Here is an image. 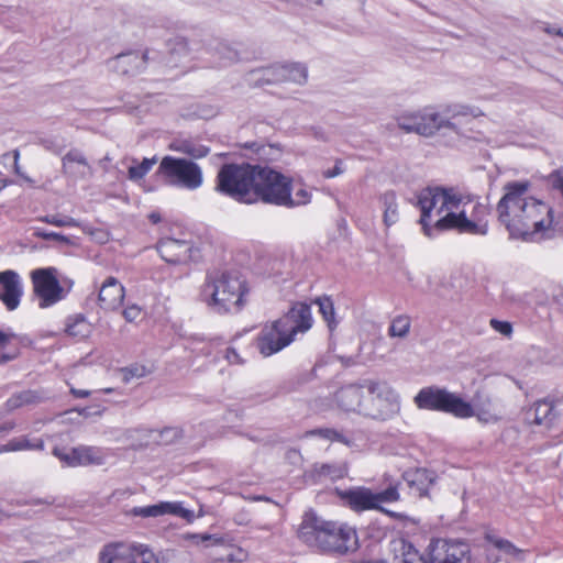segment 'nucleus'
Here are the masks:
<instances>
[{"mask_svg":"<svg viewBox=\"0 0 563 563\" xmlns=\"http://www.w3.org/2000/svg\"><path fill=\"white\" fill-rule=\"evenodd\" d=\"M33 230V236L46 240V241H57L65 245H74V242L69 236H66L62 233L46 231L42 228H32Z\"/></svg>","mask_w":563,"mask_h":563,"instance_id":"nucleus-49","label":"nucleus"},{"mask_svg":"<svg viewBox=\"0 0 563 563\" xmlns=\"http://www.w3.org/2000/svg\"><path fill=\"white\" fill-rule=\"evenodd\" d=\"M23 294L22 283L16 272L8 269L0 272V300L8 310H15Z\"/></svg>","mask_w":563,"mask_h":563,"instance_id":"nucleus-18","label":"nucleus"},{"mask_svg":"<svg viewBox=\"0 0 563 563\" xmlns=\"http://www.w3.org/2000/svg\"><path fill=\"white\" fill-rule=\"evenodd\" d=\"M130 563H161L155 554L143 544H133Z\"/></svg>","mask_w":563,"mask_h":563,"instance_id":"nucleus-43","label":"nucleus"},{"mask_svg":"<svg viewBox=\"0 0 563 563\" xmlns=\"http://www.w3.org/2000/svg\"><path fill=\"white\" fill-rule=\"evenodd\" d=\"M157 174L162 175L169 185L188 190H196L203 183L200 166L186 158L165 156L159 163Z\"/></svg>","mask_w":563,"mask_h":563,"instance_id":"nucleus-12","label":"nucleus"},{"mask_svg":"<svg viewBox=\"0 0 563 563\" xmlns=\"http://www.w3.org/2000/svg\"><path fill=\"white\" fill-rule=\"evenodd\" d=\"M53 454L56 456L60 462H63L66 466L75 467L76 461L75 454H74V448L70 450H65L63 448L55 446L53 449Z\"/></svg>","mask_w":563,"mask_h":563,"instance_id":"nucleus-50","label":"nucleus"},{"mask_svg":"<svg viewBox=\"0 0 563 563\" xmlns=\"http://www.w3.org/2000/svg\"><path fill=\"white\" fill-rule=\"evenodd\" d=\"M298 538L309 547L325 552L346 553L357 545L356 531L345 523L325 521L314 511L305 512Z\"/></svg>","mask_w":563,"mask_h":563,"instance_id":"nucleus-6","label":"nucleus"},{"mask_svg":"<svg viewBox=\"0 0 563 563\" xmlns=\"http://www.w3.org/2000/svg\"><path fill=\"white\" fill-rule=\"evenodd\" d=\"M40 399L34 390H23L12 395L3 405L7 411H13L24 405L35 404Z\"/></svg>","mask_w":563,"mask_h":563,"instance_id":"nucleus-33","label":"nucleus"},{"mask_svg":"<svg viewBox=\"0 0 563 563\" xmlns=\"http://www.w3.org/2000/svg\"><path fill=\"white\" fill-rule=\"evenodd\" d=\"M251 205L262 202L284 207L288 201V185L292 179L268 166L256 165Z\"/></svg>","mask_w":563,"mask_h":563,"instance_id":"nucleus-10","label":"nucleus"},{"mask_svg":"<svg viewBox=\"0 0 563 563\" xmlns=\"http://www.w3.org/2000/svg\"><path fill=\"white\" fill-rule=\"evenodd\" d=\"M55 267L37 268L31 273L33 290L38 298L40 308L51 307L65 297V290L60 286Z\"/></svg>","mask_w":563,"mask_h":563,"instance_id":"nucleus-13","label":"nucleus"},{"mask_svg":"<svg viewBox=\"0 0 563 563\" xmlns=\"http://www.w3.org/2000/svg\"><path fill=\"white\" fill-rule=\"evenodd\" d=\"M556 402L550 399L538 400L528 411L527 419L534 424H547L554 418Z\"/></svg>","mask_w":563,"mask_h":563,"instance_id":"nucleus-25","label":"nucleus"},{"mask_svg":"<svg viewBox=\"0 0 563 563\" xmlns=\"http://www.w3.org/2000/svg\"><path fill=\"white\" fill-rule=\"evenodd\" d=\"M161 257L170 264H184L194 260V244L191 241L174 238H163L157 243Z\"/></svg>","mask_w":563,"mask_h":563,"instance_id":"nucleus-16","label":"nucleus"},{"mask_svg":"<svg viewBox=\"0 0 563 563\" xmlns=\"http://www.w3.org/2000/svg\"><path fill=\"white\" fill-rule=\"evenodd\" d=\"M448 552V539H432L422 553L423 563H445Z\"/></svg>","mask_w":563,"mask_h":563,"instance_id":"nucleus-29","label":"nucleus"},{"mask_svg":"<svg viewBox=\"0 0 563 563\" xmlns=\"http://www.w3.org/2000/svg\"><path fill=\"white\" fill-rule=\"evenodd\" d=\"M153 439L163 445H169L184 437V430L179 427H165L162 430L153 431Z\"/></svg>","mask_w":563,"mask_h":563,"instance_id":"nucleus-39","label":"nucleus"},{"mask_svg":"<svg viewBox=\"0 0 563 563\" xmlns=\"http://www.w3.org/2000/svg\"><path fill=\"white\" fill-rule=\"evenodd\" d=\"M256 165L223 164L216 178V191L239 203L251 205Z\"/></svg>","mask_w":563,"mask_h":563,"instance_id":"nucleus-8","label":"nucleus"},{"mask_svg":"<svg viewBox=\"0 0 563 563\" xmlns=\"http://www.w3.org/2000/svg\"><path fill=\"white\" fill-rule=\"evenodd\" d=\"M313 434L319 435L322 439L331 442H340L347 446L352 444V441L341 431L333 428H320L312 431Z\"/></svg>","mask_w":563,"mask_h":563,"instance_id":"nucleus-44","label":"nucleus"},{"mask_svg":"<svg viewBox=\"0 0 563 563\" xmlns=\"http://www.w3.org/2000/svg\"><path fill=\"white\" fill-rule=\"evenodd\" d=\"M154 371L152 365H145L142 363H132L125 367H122L120 369V373L122 374V380L123 383L128 384L132 379H140L143 378L150 374H152Z\"/></svg>","mask_w":563,"mask_h":563,"instance_id":"nucleus-36","label":"nucleus"},{"mask_svg":"<svg viewBox=\"0 0 563 563\" xmlns=\"http://www.w3.org/2000/svg\"><path fill=\"white\" fill-rule=\"evenodd\" d=\"M530 188L529 180L508 181L504 185V196L496 211L510 239L534 242L550 238L548 232L553 223V209L529 195Z\"/></svg>","mask_w":563,"mask_h":563,"instance_id":"nucleus-1","label":"nucleus"},{"mask_svg":"<svg viewBox=\"0 0 563 563\" xmlns=\"http://www.w3.org/2000/svg\"><path fill=\"white\" fill-rule=\"evenodd\" d=\"M225 358L230 362V363H234V364H240L242 363V360L239 355V353L236 352L235 349L233 347H228L227 349V352H225Z\"/></svg>","mask_w":563,"mask_h":563,"instance_id":"nucleus-60","label":"nucleus"},{"mask_svg":"<svg viewBox=\"0 0 563 563\" xmlns=\"http://www.w3.org/2000/svg\"><path fill=\"white\" fill-rule=\"evenodd\" d=\"M122 313L128 322H133L141 316V308L136 305L128 306Z\"/></svg>","mask_w":563,"mask_h":563,"instance_id":"nucleus-57","label":"nucleus"},{"mask_svg":"<svg viewBox=\"0 0 563 563\" xmlns=\"http://www.w3.org/2000/svg\"><path fill=\"white\" fill-rule=\"evenodd\" d=\"M202 542H207V545H218L222 544L223 538L211 536V534H201L198 536Z\"/></svg>","mask_w":563,"mask_h":563,"instance_id":"nucleus-59","label":"nucleus"},{"mask_svg":"<svg viewBox=\"0 0 563 563\" xmlns=\"http://www.w3.org/2000/svg\"><path fill=\"white\" fill-rule=\"evenodd\" d=\"M313 302L318 306L319 312L321 313L323 320L327 322L330 332H333L339 324L338 320L335 319L333 300L329 296H322L316 298Z\"/></svg>","mask_w":563,"mask_h":563,"instance_id":"nucleus-31","label":"nucleus"},{"mask_svg":"<svg viewBox=\"0 0 563 563\" xmlns=\"http://www.w3.org/2000/svg\"><path fill=\"white\" fill-rule=\"evenodd\" d=\"M177 151L194 158L206 157L210 152L209 147L201 144H196L189 140L180 141L177 146Z\"/></svg>","mask_w":563,"mask_h":563,"instance_id":"nucleus-40","label":"nucleus"},{"mask_svg":"<svg viewBox=\"0 0 563 563\" xmlns=\"http://www.w3.org/2000/svg\"><path fill=\"white\" fill-rule=\"evenodd\" d=\"M133 544L117 542L102 548L99 553V563H130Z\"/></svg>","mask_w":563,"mask_h":563,"instance_id":"nucleus-23","label":"nucleus"},{"mask_svg":"<svg viewBox=\"0 0 563 563\" xmlns=\"http://www.w3.org/2000/svg\"><path fill=\"white\" fill-rule=\"evenodd\" d=\"M364 563H423L422 553L402 537L388 540L379 559H371Z\"/></svg>","mask_w":563,"mask_h":563,"instance_id":"nucleus-15","label":"nucleus"},{"mask_svg":"<svg viewBox=\"0 0 563 563\" xmlns=\"http://www.w3.org/2000/svg\"><path fill=\"white\" fill-rule=\"evenodd\" d=\"M41 145L55 154H60L63 146L53 137H45L40 141Z\"/></svg>","mask_w":563,"mask_h":563,"instance_id":"nucleus-55","label":"nucleus"},{"mask_svg":"<svg viewBox=\"0 0 563 563\" xmlns=\"http://www.w3.org/2000/svg\"><path fill=\"white\" fill-rule=\"evenodd\" d=\"M349 474V467L345 462L316 463L309 472V477L316 484L324 481L335 482L342 479Z\"/></svg>","mask_w":563,"mask_h":563,"instance_id":"nucleus-22","label":"nucleus"},{"mask_svg":"<svg viewBox=\"0 0 563 563\" xmlns=\"http://www.w3.org/2000/svg\"><path fill=\"white\" fill-rule=\"evenodd\" d=\"M55 503V498L54 497H46L44 499H40V498H31L29 501H26L27 505H47V506H51Z\"/></svg>","mask_w":563,"mask_h":563,"instance_id":"nucleus-61","label":"nucleus"},{"mask_svg":"<svg viewBox=\"0 0 563 563\" xmlns=\"http://www.w3.org/2000/svg\"><path fill=\"white\" fill-rule=\"evenodd\" d=\"M22 450H44V441L37 439L35 442L30 441L26 438H14L10 440L7 444L0 446V453L2 452H14Z\"/></svg>","mask_w":563,"mask_h":563,"instance_id":"nucleus-34","label":"nucleus"},{"mask_svg":"<svg viewBox=\"0 0 563 563\" xmlns=\"http://www.w3.org/2000/svg\"><path fill=\"white\" fill-rule=\"evenodd\" d=\"M551 187L561 192L563 197V169L553 170L548 177Z\"/></svg>","mask_w":563,"mask_h":563,"instance_id":"nucleus-53","label":"nucleus"},{"mask_svg":"<svg viewBox=\"0 0 563 563\" xmlns=\"http://www.w3.org/2000/svg\"><path fill=\"white\" fill-rule=\"evenodd\" d=\"M250 291L245 276L235 268L208 272L200 288L201 301L217 314L240 312Z\"/></svg>","mask_w":563,"mask_h":563,"instance_id":"nucleus-4","label":"nucleus"},{"mask_svg":"<svg viewBox=\"0 0 563 563\" xmlns=\"http://www.w3.org/2000/svg\"><path fill=\"white\" fill-rule=\"evenodd\" d=\"M492 328L505 336H510L512 333V325L508 321H500L497 319H490Z\"/></svg>","mask_w":563,"mask_h":563,"instance_id":"nucleus-54","label":"nucleus"},{"mask_svg":"<svg viewBox=\"0 0 563 563\" xmlns=\"http://www.w3.org/2000/svg\"><path fill=\"white\" fill-rule=\"evenodd\" d=\"M364 382L362 384H347L339 388L334 394L336 406L346 412H356L361 415L364 405Z\"/></svg>","mask_w":563,"mask_h":563,"instance_id":"nucleus-19","label":"nucleus"},{"mask_svg":"<svg viewBox=\"0 0 563 563\" xmlns=\"http://www.w3.org/2000/svg\"><path fill=\"white\" fill-rule=\"evenodd\" d=\"M311 192L301 187L297 189L292 197V183L288 185V201L284 202V208L294 209L297 207L307 206L311 201Z\"/></svg>","mask_w":563,"mask_h":563,"instance_id":"nucleus-38","label":"nucleus"},{"mask_svg":"<svg viewBox=\"0 0 563 563\" xmlns=\"http://www.w3.org/2000/svg\"><path fill=\"white\" fill-rule=\"evenodd\" d=\"M413 402L421 410L443 412L459 419L472 418L475 415L473 405L461 395L435 385L421 388Z\"/></svg>","mask_w":563,"mask_h":563,"instance_id":"nucleus-9","label":"nucleus"},{"mask_svg":"<svg viewBox=\"0 0 563 563\" xmlns=\"http://www.w3.org/2000/svg\"><path fill=\"white\" fill-rule=\"evenodd\" d=\"M284 70L280 69L279 65H272L269 67L263 68L261 70L252 71L253 75H256L257 78L255 80V85L264 86V85H274L282 84V74Z\"/></svg>","mask_w":563,"mask_h":563,"instance_id":"nucleus-35","label":"nucleus"},{"mask_svg":"<svg viewBox=\"0 0 563 563\" xmlns=\"http://www.w3.org/2000/svg\"><path fill=\"white\" fill-rule=\"evenodd\" d=\"M476 110L467 106L455 104L445 107L440 113L433 108H424L419 111L404 112L397 117L396 121L397 125L407 133L431 136L441 129H449L459 136L477 140L471 134L472 129H463L481 114Z\"/></svg>","mask_w":563,"mask_h":563,"instance_id":"nucleus-3","label":"nucleus"},{"mask_svg":"<svg viewBox=\"0 0 563 563\" xmlns=\"http://www.w3.org/2000/svg\"><path fill=\"white\" fill-rule=\"evenodd\" d=\"M36 220L47 223V224H51V225L59 227V228L79 227V222L76 219L68 217V216L46 214V216L38 217Z\"/></svg>","mask_w":563,"mask_h":563,"instance_id":"nucleus-46","label":"nucleus"},{"mask_svg":"<svg viewBox=\"0 0 563 563\" xmlns=\"http://www.w3.org/2000/svg\"><path fill=\"white\" fill-rule=\"evenodd\" d=\"M147 60L148 52L129 51L110 58L107 65L119 75L134 76L145 68Z\"/></svg>","mask_w":563,"mask_h":563,"instance_id":"nucleus-17","label":"nucleus"},{"mask_svg":"<svg viewBox=\"0 0 563 563\" xmlns=\"http://www.w3.org/2000/svg\"><path fill=\"white\" fill-rule=\"evenodd\" d=\"M417 199L421 210L419 223L429 238L451 230L481 236L488 232L487 221H475L468 219L464 210L457 211L463 197L453 187H428L418 194Z\"/></svg>","mask_w":563,"mask_h":563,"instance_id":"nucleus-2","label":"nucleus"},{"mask_svg":"<svg viewBox=\"0 0 563 563\" xmlns=\"http://www.w3.org/2000/svg\"><path fill=\"white\" fill-rule=\"evenodd\" d=\"M156 164V158H143V161L137 165H132L128 169V177L130 180L137 181L143 179L146 174L152 169V167Z\"/></svg>","mask_w":563,"mask_h":563,"instance_id":"nucleus-42","label":"nucleus"},{"mask_svg":"<svg viewBox=\"0 0 563 563\" xmlns=\"http://www.w3.org/2000/svg\"><path fill=\"white\" fill-rule=\"evenodd\" d=\"M410 329V319L407 316L396 317L388 329L390 336L405 338Z\"/></svg>","mask_w":563,"mask_h":563,"instance_id":"nucleus-45","label":"nucleus"},{"mask_svg":"<svg viewBox=\"0 0 563 563\" xmlns=\"http://www.w3.org/2000/svg\"><path fill=\"white\" fill-rule=\"evenodd\" d=\"M445 563H498L499 556L484 544L471 545L460 539H448Z\"/></svg>","mask_w":563,"mask_h":563,"instance_id":"nucleus-14","label":"nucleus"},{"mask_svg":"<svg viewBox=\"0 0 563 563\" xmlns=\"http://www.w3.org/2000/svg\"><path fill=\"white\" fill-rule=\"evenodd\" d=\"M164 508H165V515L170 514V515L180 517V518L185 519L187 522H192L195 519L194 511L185 508L181 503L164 501Z\"/></svg>","mask_w":563,"mask_h":563,"instance_id":"nucleus-48","label":"nucleus"},{"mask_svg":"<svg viewBox=\"0 0 563 563\" xmlns=\"http://www.w3.org/2000/svg\"><path fill=\"white\" fill-rule=\"evenodd\" d=\"M73 164H77L82 166L84 168H88L91 170V166L89 165L87 158L78 148L69 150L62 158V167L63 173L71 176H80L84 177L86 175L85 172L76 170Z\"/></svg>","mask_w":563,"mask_h":563,"instance_id":"nucleus-27","label":"nucleus"},{"mask_svg":"<svg viewBox=\"0 0 563 563\" xmlns=\"http://www.w3.org/2000/svg\"><path fill=\"white\" fill-rule=\"evenodd\" d=\"M214 51L217 55L216 64L220 67L227 66L239 58L238 52L225 43H218Z\"/></svg>","mask_w":563,"mask_h":563,"instance_id":"nucleus-41","label":"nucleus"},{"mask_svg":"<svg viewBox=\"0 0 563 563\" xmlns=\"http://www.w3.org/2000/svg\"><path fill=\"white\" fill-rule=\"evenodd\" d=\"M312 323L310 305L295 302L284 316L264 324L256 338V347L265 357L276 354L291 344L297 334H303L310 330Z\"/></svg>","mask_w":563,"mask_h":563,"instance_id":"nucleus-5","label":"nucleus"},{"mask_svg":"<svg viewBox=\"0 0 563 563\" xmlns=\"http://www.w3.org/2000/svg\"><path fill=\"white\" fill-rule=\"evenodd\" d=\"M368 396L364 397L361 415L374 420L386 421L400 410L398 394L385 382L364 380Z\"/></svg>","mask_w":563,"mask_h":563,"instance_id":"nucleus-11","label":"nucleus"},{"mask_svg":"<svg viewBox=\"0 0 563 563\" xmlns=\"http://www.w3.org/2000/svg\"><path fill=\"white\" fill-rule=\"evenodd\" d=\"M74 454L76 461V466H86V465H100L103 462L102 456L96 448L91 446H78L74 448Z\"/></svg>","mask_w":563,"mask_h":563,"instance_id":"nucleus-32","label":"nucleus"},{"mask_svg":"<svg viewBox=\"0 0 563 563\" xmlns=\"http://www.w3.org/2000/svg\"><path fill=\"white\" fill-rule=\"evenodd\" d=\"M124 299V287L115 277H108L99 289L98 302L104 310L119 308Z\"/></svg>","mask_w":563,"mask_h":563,"instance_id":"nucleus-21","label":"nucleus"},{"mask_svg":"<svg viewBox=\"0 0 563 563\" xmlns=\"http://www.w3.org/2000/svg\"><path fill=\"white\" fill-rule=\"evenodd\" d=\"M402 479L409 488V494L415 497H424L435 482V474L427 468L408 470L402 474Z\"/></svg>","mask_w":563,"mask_h":563,"instance_id":"nucleus-20","label":"nucleus"},{"mask_svg":"<svg viewBox=\"0 0 563 563\" xmlns=\"http://www.w3.org/2000/svg\"><path fill=\"white\" fill-rule=\"evenodd\" d=\"M71 393L74 396H76L78 398H86L90 394L88 390H84V389H71Z\"/></svg>","mask_w":563,"mask_h":563,"instance_id":"nucleus-63","label":"nucleus"},{"mask_svg":"<svg viewBox=\"0 0 563 563\" xmlns=\"http://www.w3.org/2000/svg\"><path fill=\"white\" fill-rule=\"evenodd\" d=\"M16 334L11 331L0 330V365L19 357L21 351L19 344H14Z\"/></svg>","mask_w":563,"mask_h":563,"instance_id":"nucleus-28","label":"nucleus"},{"mask_svg":"<svg viewBox=\"0 0 563 563\" xmlns=\"http://www.w3.org/2000/svg\"><path fill=\"white\" fill-rule=\"evenodd\" d=\"M148 218H150L151 222L155 223V224L161 221V216L155 212L151 213Z\"/></svg>","mask_w":563,"mask_h":563,"instance_id":"nucleus-64","label":"nucleus"},{"mask_svg":"<svg viewBox=\"0 0 563 563\" xmlns=\"http://www.w3.org/2000/svg\"><path fill=\"white\" fill-rule=\"evenodd\" d=\"M485 540L489 543L486 544L492 550L496 549L509 556H518L522 551L518 549L512 542L507 539L498 538L492 534H486ZM495 553V551H493Z\"/></svg>","mask_w":563,"mask_h":563,"instance_id":"nucleus-37","label":"nucleus"},{"mask_svg":"<svg viewBox=\"0 0 563 563\" xmlns=\"http://www.w3.org/2000/svg\"><path fill=\"white\" fill-rule=\"evenodd\" d=\"M65 332L73 338L82 340L92 333V324L81 313L69 316L66 319Z\"/></svg>","mask_w":563,"mask_h":563,"instance_id":"nucleus-26","label":"nucleus"},{"mask_svg":"<svg viewBox=\"0 0 563 563\" xmlns=\"http://www.w3.org/2000/svg\"><path fill=\"white\" fill-rule=\"evenodd\" d=\"M11 156L13 158V170H14V173L18 176L22 177L24 180H26L29 183H33V180L30 177L25 176L21 172V167H20V164H19V159H20V152H19V150H13L12 152L4 153V154H2L1 158L3 161H5V159L10 158Z\"/></svg>","mask_w":563,"mask_h":563,"instance_id":"nucleus-51","label":"nucleus"},{"mask_svg":"<svg viewBox=\"0 0 563 563\" xmlns=\"http://www.w3.org/2000/svg\"><path fill=\"white\" fill-rule=\"evenodd\" d=\"M172 54L177 55H187L188 54V43L184 37L175 38V46L170 48Z\"/></svg>","mask_w":563,"mask_h":563,"instance_id":"nucleus-56","label":"nucleus"},{"mask_svg":"<svg viewBox=\"0 0 563 563\" xmlns=\"http://www.w3.org/2000/svg\"><path fill=\"white\" fill-rule=\"evenodd\" d=\"M342 165H343L342 159H339V158L335 159L334 167L322 172V176L324 178H334L336 176L342 175L344 173V168L342 167Z\"/></svg>","mask_w":563,"mask_h":563,"instance_id":"nucleus-58","label":"nucleus"},{"mask_svg":"<svg viewBox=\"0 0 563 563\" xmlns=\"http://www.w3.org/2000/svg\"><path fill=\"white\" fill-rule=\"evenodd\" d=\"M280 69L285 70L282 74L283 82H295L302 85L307 81L308 78V69L303 64L292 63V64H282L279 65Z\"/></svg>","mask_w":563,"mask_h":563,"instance_id":"nucleus-30","label":"nucleus"},{"mask_svg":"<svg viewBox=\"0 0 563 563\" xmlns=\"http://www.w3.org/2000/svg\"><path fill=\"white\" fill-rule=\"evenodd\" d=\"M131 514L135 517H142V518L161 517V516L165 515L164 501H161L155 505L134 507L131 510Z\"/></svg>","mask_w":563,"mask_h":563,"instance_id":"nucleus-47","label":"nucleus"},{"mask_svg":"<svg viewBox=\"0 0 563 563\" xmlns=\"http://www.w3.org/2000/svg\"><path fill=\"white\" fill-rule=\"evenodd\" d=\"M380 209L383 210V222L389 228L399 220V208L397 195L394 190H386L378 196Z\"/></svg>","mask_w":563,"mask_h":563,"instance_id":"nucleus-24","label":"nucleus"},{"mask_svg":"<svg viewBox=\"0 0 563 563\" xmlns=\"http://www.w3.org/2000/svg\"><path fill=\"white\" fill-rule=\"evenodd\" d=\"M388 486L380 492H373L365 486H354L347 489L335 488V495L341 503L355 512L367 510H378L395 517V514L386 510L382 505L396 503L400 499L399 486L400 482L385 476Z\"/></svg>","mask_w":563,"mask_h":563,"instance_id":"nucleus-7","label":"nucleus"},{"mask_svg":"<svg viewBox=\"0 0 563 563\" xmlns=\"http://www.w3.org/2000/svg\"><path fill=\"white\" fill-rule=\"evenodd\" d=\"M13 421H5L3 423H0V437L7 435L10 431L14 428Z\"/></svg>","mask_w":563,"mask_h":563,"instance_id":"nucleus-62","label":"nucleus"},{"mask_svg":"<svg viewBox=\"0 0 563 563\" xmlns=\"http://www.w3.org/2000/svg\"><path fill=\"white\" fill-rule=\"evenodd\" d=\"M247 558V553L241 549L236 548L235 550L228 553L225 556L218 559L221 563H236L243 562Z\"/></svg>","mask_w":563,"mask_h":563,"instance_id":"nucleus-52","label":"nucleus"}]
</instances>
